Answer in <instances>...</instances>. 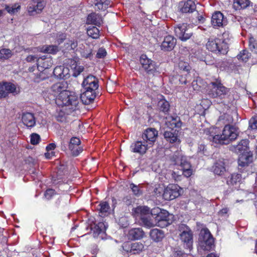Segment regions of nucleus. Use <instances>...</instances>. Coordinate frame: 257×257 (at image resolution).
<instances>
[{"label":"nucleus","instance_id":"32","mask_svg":"<svg viewBox=\"0 0 257 257\" xmlns=\"http://www.w3.org/2000/svg\"><path fill=\"white\" fill-rule=\"evenodd\" d=\"M250 3L249 0H234L233 6L236 10L244 9L248 7Z\"/></svg>","mask_w":257,"mask_h":257},{"label":"nucleus","instance_id":"36","mask_svg":"<svg viewBox=\"0 0 257 257\" xmlns=\"http://www.w3.org/2000/svg\"><path fill=\"white\" fill-rule=\"evenodd\" d=\"M87 34L89 37L93 39H97L99 36V31L95 26L89 27L87 29Z\"/></svg>","mask_w":257,"mask_h":257},{"label":"nucleus","instance_id":"11","mask_svg":"<svg viewBox=\"0 0 257 257\" xmlns=\"http://www.w3.org/2000/svg\"><path fill=\"white\" fill-rule=\"evenodd\" d=\"M252 161V154L251 152L239 154L238 159V169L240 172L248 166V165Z\"/></svg>","mask_w":257,"mask_h":257},{"label":"nucleus","instance_id":"59","mask_svg":"<svg viewBox=\"0 0 257 257\" xmlns=\"http://www.w3.org/2000/svg\"><path fill=\"white\" fill-rule=\"evenodd\" d=\"M38 57L39 58H37V65L38 68H39L40 67V66L41 65L42 61H44V60H47L48 59H49V58H47V56H46V55H43V56L38 55Z\"/></svg>","mask_w":257,"mask_h":257},{"label":"nucleus","instance_id":"53","mask_svg":"<svg viewBox=\"0 0 257 257\" xmlns=\"http://www.w3.org/2000/svg\"><path fill=\"white\" fill-rule=\"evenodd\" d=\"M55 191L54 190L52 189H47L45 192L44 196L48 200L51 199L52 196L55 194Z\"/></svg>","mask_w":257,"mask_h":257},{"label":"nucleus","instance_id":"55","mask_svg":"<svg viewBox=\"0 0 257 257\" xmlns=\"http://www.w3.org/2000/svg\"><path fill=\"white\" fill-rule=\"evenodd\" d=\"M80 143L81 142L79 138L73 137L70 141L69 145H72V146H75L77 147V146H79Z\"/></svg>","mask_w":257,"mask_h":257},{"label":"nucleus","instance_id":"46","mask_svg":"<svg viewBox=\"0 0 257 257\" xmlns=\"http://www.w3.org/2000/svg\"><path fill=\"white\" fill-rule=\"evenodd\" d=\"M178 67L180 70L188 73L189 72L191 69V67L188 62L182 60H180L179 61L178 63Z\"/></svg>","mask_w":257,"mask_h":257},{"label":"nucleus","instance_id":"40","mask_svg":"<svg viewBox=\"0 0 257 257\" xmlns=\"http://www.w3.org/2000/svg\"><path fill=\"white\" fill-rule=\"evenodd\" d=\"M13 53L9 49L3 48L0 50V59L2 60H7L10 58Z\"/></svg>","mask_w":257,"mask_h":257},{"label":"nucleus","instance_id":"37","mask_svg":"<svg viewBox=\"0 0 257 257\" xmlns=\"http://www.w3.org/2000/svg\"><path fill=\"white\" fill-rule=\"evenodd\" d=\"M134 212L137 214H140L141 216H146L150 212V208L147 206H139L133 209Z\"/></svg>","mask_w":257,"mask_h":257},{"label":"nucleus","instance_id":"35","mask_svg":"<svg viewBox=\"0 0 257 257\" xmlns=\"http://www.w3.org/2000/svg\"><path fill=\"white\" fill-rule=\"evenodd\" d=\"M98 206L99 208H97V209L99 210V215L100 216H105L110 209L109 205L106 202H101Z\"/></svg>","mask_w":257,"mask_h":257},{"label":"nucleus","instance_id":"13","mask_svg":"<svg viewBox=\"0 0 257 257\" xmlns=\"http://www.w3.org/2000/svg\"><path fill=\"white\" fill-rule=\"evenodd\" d=\"M211 24L215 28L221 27L227 24L226 18L219 11H217L212 14L211 17Z\"/></svg>","mask_w":257,"mask_h":257},{"label":"nucleus","instance_id":"54","mask_svg":"<svg viewBox=\"0 0 257 257\" xmlns=\"http://www.w3.org/2000/svg\"><path fill=\"white\" fill-rule=\"evenodd\" d=\"M84 70V67L83 66H76L75 69L73 71L72 76L76 77H77Z\"/></svg>","mask_w":257,"mask_h":257},{"label":"nucleus","instance_id":"20","mask_svg":"<svg viewBox=\"0 0 257 257\" xmlns=\"http://www.w3.org/2000/svg\"><path fill=\"white\" fill-rule=\"evenodd\" d=\"M180 11L182 13H191L196 9V6L194 1L188 0L186 2H181L179 3Z\"/></svg>","mask_w":257,"mask_h":257},{"label":"nucleus","instance_id":"8","mask_svg":"<svg viewBox=\"0 0 257 257\" xmlns=\"http://www.w3.org/2000/svg\"><path fill=\"white\" fill-rule=\"evenodd\" d=\"M173 218L172 214H170L166 210H163V212L158 216L155 217V225L161 228L166 227L172 223Z\"/></svg>","mask_w":257,"mask_h":257},{"label":"nucleus","instance_id":"43","mask_svg":"<svg viewBox=\"0 0 257 257\" xmlns=\"http://www.w3.org/2000/svg\"><path fill=\"white\" fill-rule=\"evenodd\" d=\"M248 47L251 52L257 53V42L253 37H250L249 39Z\"/></svg>","mask_w":257,"mask_h":257},{"label":"nucleus","instance_id":"50","mask_svg":"<svg viewBox=\"0 0 257 257\" xmlns=\"http://www.w3.org/2000/svg\"><path fill=\"white\" fill-rule=\"evenodd\" d=\"M40 140V136L35 133H33L31 135V143L32 145H37Z\"/></svg>","mask_w":257,"mask_h":257},{"label":"nucleus","instance_id":"30","mask_svg":"<svg viewBox=\"0 0 257 257\" xmlns=\"http://www.w3.org/2000/svg\"><path fill=\"white\" fill-rule=\"evenodd\" d=\"M92 2L97 10L105 11L109 6L111 7L110 0H92Z\"/></svg>","mask_w":257,"mask_h":257},{"label":"nucleus","instance_id":"2","mask_svg":"<svg viewBox=\"0 0 257 257\" xmlns=\"http://www.w3.org/2000/svg\"><path fill=\"white\" fill-rule=\"evenodd\" d=\"M51 89L55 94H50L49 99H54L55 95L59 94L58 100L62 101L63 105H71L73 109L77 108L79 103L78 97L74 92L66 90L65 84L56 83L52 86Z\"/></svg>","mask_w":257,"mask_h":257},{"label":"nucleus","instance_id":"61","mask_svg":"<svg viewBox=\"0 0 257 257\" xmlns=\"http://www.w3.org/2000/svg\"><path fill=\"white\" fill-rule=\"evenodd\" d=\"M118 222L120 225L122 227H125L128 225V223L125 217H121L119 219Z\"/></svg>","mask_w":257,"mask_h":257},{"label":"nucleus","instance_id":"31","mask_svg":"<svg viewBox=\"0 0 257 257\" xmlns=\"http://www.w3.org/2000/svg\"><path fill=\"white\" fill-rule=\"evenodd\" d=\"M168 125L172 128L174 127L180 128L182 126V122L180 117L178 116H171L168 118Z\"/></svg>","mask_w":257,"mask_h":257},{"label":"nucleus","instance_id":"34","mask_svg":"<svg viewBox=\"0 0 257 257\" xmlns=\"http://www.w3.org/2000/svg\"><path fill=\"white\" fill-rule=\"evenodd\" d=\"M241 175L239 174H233L228 177L227 184L228 185L234 186L239 183L241 181Z\"/></svg>","mask_w":257,"mask_h":257},{"label":"nucleus","instance_id":"12","mask_svg":"<svg viewBox=\"0 0 257 257\" xmlns=\"http://www.w3.org/2000/svg\"><path fill=\"white\" fill-rule=\"evenodd\" d=\"M158 137V131L154 128L146 129L142 134L143 141L147 142L150 146H152Z\"/></svg>","mask_w":257,"mask_h":257},{"label":"nucleus","instance_id":"64","mask_svg":"<svg viewBox=\"0 0 257 257\" xmlns=\"http://www.w3.org/2000/svg\"><path fill=\"white\" fill-rule=\"evenodd\" d=\"M182 171H183V174L184 175V176H185L186 177H189L191 176V175L192 174V169L182 170Z\"/></svg>","mask_w":257,"mask_h":257},{"label":"nucleus","instance_id":"49","mask_svg":"<svg viewBox=\"0 0 257 257\" xmlns=\"http://www.w3.org/2000/svg\"><path fill=\"white\" fill-rule=\"evenodd\" d=\"M249 128L252 130L257 129V116H252L249 120Z\"/></svg>","mask_w":257,"mask_h":257},{"label":"nucleus","instance_id":"29","mask_svg":"<svg viewBox=\"0 0 257 257\" xmlns=\"http://www.w3.org/2000/svg\"><path fill=\"white\" fill-rule=\"evenodd\" d=\"M86 22L87 24L99 26L102 23V20L100 15L93 13L88 16Z\"/></svg>","mask_w":257,"mask_h":257},{"label":"nucleus","instance_id":"63","mask_svg":"<svg viewBox=\"0 0 257 257\" xmlns=\"http://www.w3.org/2000/svg\"><path fill=\"white\" fill-rule=\"evenodd\" d=\"M65 39L66 35L65 34L61 33L57 37V42L59 44L62 43Z\"/></svg>","mask_w":257,"mask_h":257},{"label":"nucleus","instance_id":"47","mask_svg":"<svg viewBox=\"0 0 257 257\" xmlns=\"http://www.w3.org/2000/svg\"><path fill=\"white\" fill-rule=\"evenodd\" d=\"M69 149L73 156H77L82 151V149L80 146L75 147L72 145H69Z\"/></svg>","mask_w":257,"mask_h":257},{"label":"nucleus","instance_id":"41","mask_svg":"<svg viewBox=\"0 0 257 257\" xmlns=\"http://www.w3.org/2000/svg\"><path fill=\"white\" fill-rule=\"evenodd\" d=\"M182 153L180 151H176L175 153L171 157V161L175 165H179L180 162L183 158Z\"/></svg>","mask_w":257,"mask_h":257},{"label":"nucleus","instance_id":"28","mask_svg":"<svg viewBox=\"0 0 257 257\" xmlns=\"http://www.w3.org/2000/svg\"><path fill=\"white\" fill-rule=\"evenodd\" d=\"M34 3H37L36 6L33 7H29L28 8V12L31 15H34V12L36 14L40 13L46 5L45 1H33Z\"/></svg>","mask_w":257,"mask_h":257},{"label":"nucleus","instance_id":"60","mask_svg":"<svg viewBox=\"0 0 257 257\" xmlns=\"http://www.w3.org/2000/svg\"><path fill=\"white\" fill-rule=\"evenodd\" d=\"M46 78L45 74L44 72H40L35 78V81L37 82H39L41 80H43Z\"/></svg>","mask_w":257,"mask_h":257},{"label":"nucleus","instance_id":"24","mask_svg":"<svg viewBox=\"0 0 257 257\" xmlns=\"http://www.w3.org/2000/svg\"><path fill=\"white\" fill-rule=\"evenodd\" d=\"M225 160L223 158L218 159L212 167L214 174L217 175H222L226 171Z\"/></svg>","mask_w":257,"mask_h":257},{"label":"nucleus","instance_id":"51","mask_svg":"<svg viewBox=\"0 0 257 257\" xmlns=\"http://www.w3.org/2000/svg\"><path fill=\"white\" fill-rule=\"evenodd\" d=\"M163 210L159 207H155L150 212H151V215L155 218V217L158 216L163 212Z\"/></svg>","mask_w":257,"mask_h":257},{"label":"nucleus","instance_id":"9","mask_svg":"<svg viewBox=\"0 0 257 257\" xmlns=\"http://www.w3.org/2000/svg\"><path fill=\"white\" fill-rule=\"evenodd\" d=\"M140 62L143 69L148 74H154L156 71V63L149 59L146 55H142L140 58Z\"/></svg>","mask_w":257,"mask_h":257},{"label":"nucleus","instance_id":"14","mask_svg":"<svg viewBox=\"0 0 257 257\" xmlns=\"http://www.w3.org/2000/svg\"><path fill=\"white\" fill-rule=\"evenodd\" d=\"M147 142L144 141H138L133 143L130 148L132 152L139 154L141 155H144L148 148L150 147Z\"/></svg>","mask_w":257,"mask_h":257},{"label":"nucleus","instance_id":"22","mask_svg":"<svg viewBox=\"0 0 257 257\" xmlns=\"http://www.w3.org/2000/svg\"><path fill=\"white\" fill-rule=\"evenodd\" d=\"M22 120L24 125L28 127H33L36 124V119L34 114L31 112H24L22 116Z\"/></svg>","mask_w":257,"mask_h":257},{"label":"nucleus","instance_id":"15","mask_svg":"<svg viewBox=\"0 0 257 257\" xmlns=\"http://www.w3.org/2000/svg\"><path fill=\"white\" fill-rule=\"evenodd\" d=\"M123 250L131 254H138L141 252L144 247V244L141 242H134L131 244L124 243Z\"/></svg>","mask_w":257,"mask_h":257},{"label":"nucleus","instance_id":"21","mask_svg":"<svg viewBox=\"0 0 257 257\" xmlns=\"http://www.w3.org/2000/svg\"><path fill=\"white\" fill-rule=\"evenodd\" d=\"M69 70L63 66H58L53 70L54 76L58 79H66L69 77Z\"/></svg>","mask_w":257,"mask_h":257},{"label":"nucleus","instance_id":"18","mask_svg":"<svg viewBox=\"0 0 257 257\" xmlns=\"http://www.w3.org/2000/svg\"><path fill=\"white\" fill-rule=\"evenodd\" d=\"M177 40L175 38L171 35L165 37L164 39L161 48L164 51H170L172 50L176 44Z\"/></svg>","mask_w":257,"mask_h":257},{"label":"nucleus","instance_id":"19","mask_svg":"<svg viewBox=\"0 0 257 257\" xmlns=\"http://www.w3.org/2000/svg\"><path fill=\"white\" fill-rule=\"evenodd\" d=\"M85 90L80 95L82 103L85 105L91 103L96 97V90L84 89Z\"/></svg>","mask_w":257,"mask_h":257},{"label":"nucleus","instance_id":"42","mask_svg":"<svg viewBox=\"0 0 257 257\" xmlns=\"http://www.w3.org/2000/svg\"><path fill=\"white\" fill-rule=\"evenodd\" d=\"M20 6L17 4L6 5L5 7V10H6L8 13L11 14H14L20 9Z\"/></svg>","mask_w":257,"mask_h":257},{"label":"nucleus","instance_id":"27","mask_svg":"<svg viewBox=\"0 0 257 257\" xmlns=\"http://www.w3.org/2000/svg\"><path fill=\"white\" fill-rule=\"evenodd\" d=\"M149 234L150 238L156 242L162 241L165 237L164 232L158 228L151 229Z\"/></svg>","mask_w":257,"mask_h":257},{"label":"nucleus","instance_id":"48","mask_svg":"<svg viewBox=\"0 0 257 257\" xmlns=\"http://www.w3.org/2000/svg\"><path fill=\"white\" fill-rule=\"evenodd\" d=\"M130 188L132 189L133 194L137 196L142 194V191L140 189V185H136L134 183H131Z\"/></svg>","mask_w":257,"mask_h":257},{"label":"nucleus","instance_id":"23","mask_svg":"<svg viewBox=\"0 0 257 257\" xmlns=\"http://www.w3.org/2000/svg\"><path fill=\"white\" fill-rule=\"evenodd\" d=\"M106 226L104 222H99L97 224H91L90 228L93 230V235L94 237H97L100 234L105 233Z\"/></svg>","mask_w":257,"mask_h":257},{"label":"nucleus","instance_id":"16","mask_svg":"<svg viewBox=\"0 0 257 257\" xmlns=\"http://www.w3.org/2000/svg\"><path fill=\"white\" fill-rule=\"evenodd\" d=\"M82 85L84 89L96 90L98 87V81L95 76L89 75L84 79Z\"/></svg>","mask_w":257,"mask_h":257},{"label":"nucleus","instance_id":"7","mask_svg":"<svg viewBox=\"0 0 257 257\" xmlns=\"http://www.w3.org/2000/svg\"><path fill=\"white\" fill-rule=\"evenodd\" d=\"M181 188L176 184H169L164 191L163 197L165 200H173L181 195Z\"/></svg>","mask_w":257,"mask_h":257},{"label":"nucleus","instance_id":"10","mask_svg":"<svg viewBox=\"0 0 257 257\" xmlns=\"http://www.w3.org/2000/svg\"><path fill=\"white\" fill-rule=\"evenodd\" d=\"M186 229L183 230L180 234V239L184 243L185 248L190 250L192 248L193 245V233L190 229L187 226H185Z\"/></svg>","mask_w":257,"mask_h":257},{"label":"nucleus","instance_id":"4","mask_svg":"<svg viewBox=\"0 0 257 257\" xmlns=\"http://www.w3.org/2000/svg\"><path fill=\"white\" fill-rule=\"evenodd\" d=\"M210 85L212 87L209 91L208 94L210 97L216 98L215 101L217 103L225 104L224 99L227 98L229 89L223 86L221 81L219 80L211 82Z\"/></svg>","mask_w":257,"mask_h":257},{"label":"nucleus","instance_id":"44","mask_svg":"<svg viewBox=\"0 0 257 257\" xmlns=\"http://www.w3.org/2000/svg\"><path fill=\"white\" fill-rule=\"evenodd\" d=\"M250 54L246 50H243L237 55V58L238 60L243 62H246L248 58L250 57Z\"/></svg>","mask_w":257,"mask_h":257},{"label":"nucleus","instance_id":"58","mask_svg":"<svg viewBox=\"0 0 257 257\" xmlns=\"http://www.w3.org/2000/svg\"><path fill=\"white\" fill-rule=\"evenodd\" d=\"M38 55H29L26 58V61L27 62L31 63V62H34L35 60H36V62H37V58H38Z\"/></svg>","mask_w":257,"mask_h":257},{"label":"nucleus","instance_id":"17","mask_svg":"<svg viewBox=\"0 0 257 257\" xmlns=\"http://www.w3.org/2000/svg\"><path fill=\"white\" fill-rule=\"evenodd\" d=\"M179 131L176 129L171 128L169 130H166L164 132V137L166 140L171 144H179L180 140L178 136Z\"/></svg>","mask_w":257,"mask_h":257},{"label":"nucleus","instance_id":"45","mask_svg":"<svg viewBox=\"0 0 257 257\" xmlns=\"http://www.w3.org/2000/svg\"><path fill=\"white\" fill-rule=\"evenodd\" d=\"M42 51L45 53L55 54L59 51V48L56 45H49L46 46Z\"/></svg>","mask_w":257,"mask_h":257},{"label":"nucleus","instance_id":"62","mask_svg":"<svg viewBox=\"0 0 257 257\" xmlns=\"http://www.w3.org/2000/svg\"><path fill=\"white\" fill-rule=\"evenodd\" d=\"M70 49L69 50H74L77 47V42L75 40H69Z\"/></svg>","mask_w":257,"mask_h":257},{"label":"nucleus","instance_id":"39","mask_svg":"<svg viewBox=\"0 0 257 257\" xmlns=\"http://www.w3.org/2000/svg\"><path fill=\"white\" fill-rule=\"evenodd\" d=\"M5 89L7 92V96L9 93L17 94L16 86L11 82H4Z\"/></svg>","mask_w":257,"mask_h":257},{"label":"nucleus","instance_id":"38","mask_svg":"<svg viewBox=\"0 0 257 257\" xmlns=\"http://www.w3.org/2000/svg\"><path fill=\"white\" fill-rule=\"evenodd\" d=\"M140 220L142 224L146 227L151 228L156 226L155 222H153V221L148 216H141Z\"/></svg>","mask_w":257,"mask_h":257},{"label":"nucleus","instance_id":"3","mask_svg":"<svg viewBox=\"0 0 257 257\" xmlns=\"http://www.w3.org/2000/svg\"><path fill=\"white\" fill-rule=\"evenodd\" d=\"M229 36L228 33L222 34L223 39L209 38L206 45V48L210 51L217 54H225L228 49L227 39Z\"/></svg>","mask_w":257,"mask_h":257},{"label":"nucleus","instance_id":"1","mask_svg":"<svg viewBox=\"0 0 257 257\" xmlns=\"http://www.w3.org/2000/svg\"><path fill=\"white\" fill-rule=\"evenodd\" d=\"M219 119H224L225 126L222 131L221 135H210L208 139L219 145H228L235 140L238 135V128L230 124L236 123L237 120V114L235 111H231L230 113H225L219 117Z\"/></svg>","mask_w":257,"mask_h":257},{"label":"nucleus","instance_id":"5","mask_svg":"<svg viewBox=\"0 0 257 257\" xmlns=\"http://www.w3.org/2000/svg\"><path fill=\"white\" fill-rule=\"evenodd\" d=\"M174 32L177 37L182 41H186L193 36V31L190 25L180 24L174 27Z\"/></svg>","mask_w":257,"mask_h":257},{"label":"nucleus","instance_id":"33","mask_svg":"<svg viewBox=\"0 0 257 257\" xmlns=\"http://www.w3.org/2000/svg\"><path fill=\"white\" fill-rule=\"evenodd\" d=\"M170 104L165 99H161L158 102V108L159 110L166 114L170 110Z\"/></svg>","mask_w":257,"mask_h":257},{"label":"nucleus","instance_id":"6","mask_svg":"<svg viewBox=\"0 0 257 257\" xmlns=\"http://www.w3.org/2000/svg\"><path fill=\"white\" fill-rule=\"evenodd\" d=\"M199 241L203 249L209 250L213 245L214 238L208 229H202L199 234Z\"/></svg>","mask_w":257,"mask_h":257},{"label":"nucleus","instance_id":"52","mask_svg":"<svg viewBox=\"0 0 257 257\" xmlns=\"http://www.w3.org/2000/svg\"><path fill=\"white\" fill-rule=\"evenodd\" d=\"M106 51L104 48H100L98 50L96 53V57L98 58H103L106 55Z\"/></svg>","mask_w":257,"mask_h":257},{"label":"nucleus","instance_id":"25","mask_svg":"<svg viewBox=\"0 0 257 257\" xmlns=\"http://www.w3.org/2000/svg\"><path fill=\"white\" fill-rule=\"evenodd\" d=\"M248 141L247 140H242L237 145L233 147V151L239 154L250 153L249 151Z\"/></svg>","mask_w":257,"mask_h":257},{"label":"nucleus","instance_id":"57","mask_svg":"<svg viewBox=\"0 0 257 257\" xmlns=\"http://www.w3.org/2000/svg\"><path fill=\"white\" fill-rule=\"evenodd\" d=\"M7 92L5 89L4 83H0V98L7 97Z\"/></svg>","mask_w":257,"mask_h":257},{"label":"nucleus","instance_id":"26","mask_svg":"<svg viewBox=\"0 0 257 257\" xmlns=\"http://www.w3.org/2000/svg\"><path fill=\"white\" fill-rule=\"evenodd\" d=\"M145 232L141 228H134L130 229L128 233V238L131 240H138L142 238Z\"/></svg>","mask_w":257,"mask_h":257},{"label":"nucleus","instance_id":"56","mask_svg":"<svg viewBox=\"0 0 257 257\" xmlns=\"http://www.w3.org/2000/svg\"><path fill=\"white\" fill-rule=\"evenodd\" d=\"M51 66V60L50 59H48L47 60L42 61V64L40 66L42 68L48 69Z\"/></svg>","mask_w":257,"mask_h":257}]
</instances>
